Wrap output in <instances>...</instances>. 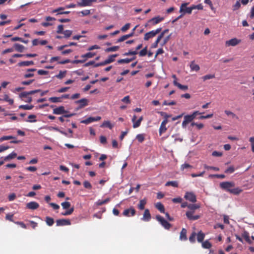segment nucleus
<instances>
[{"mask_svg": "<svg viewBox=\"0 0 254 254\" xmlns=\"http://www.w3.org/2000/svg\"><path fill=\"white\" fill-rule=\"evenodd\" d=\"M235 185V184L233 182H223L220 184V187L222 189L234 194H239L242 190L239 188L232 189Z\"/></svg>", "mask_w": 254, "mask_h": 254, "instance_id": "f257e3e1", "label": "nucleus"}, {"mask_svg": "<svg viewBox=\"0 0 254 254\" xmlns=\"http://www.w3.org/2000/svg\"><path fill=\"white\" fill-rule=\"evenodd\" d=\"M202 114V113H200L198 111H194L191 115H187L185 116L184 121L182 124V127L183 128H185L187 125L195 118L197 115H201Z\"/></svg>", "mask_w": 254, "mask_h": 254, "instance_id": "f03ea898", "label": "nucleus"}, {"mask_svg": "<svg viewBox=\"0 0 254 254\" xmlns=\"http://www.w3.org/2000/svg\"><path fill=\"white\" fill-rule=\"evenodd\" d=\"M189 4V2L182 3L180 7V12L183 13V14H185L186 13L191 14L193 9L191 6L188 7H187Z\"/></svg>", "mask_w": 254, "mask_h": 254, "instance_id": "7ed1b4c3", "label": "nucleus"}, {"mask_svg": "<svg viewBox=\"0 0 254 254\" xmlns=\"http://www.w3.org/2000/svg\"><path fill=\"white\" fill-rule=\"evenodd\" d=\"M161 28H158L155 30H152L150 32L145 33L144 37V40L145 41H147L149 39L155 37L157 34L161 32Z\"/></svg>", "mask_w": 254, "mask_h": 254, "instance_id": "20e7f679", "label": "nucleus"}, {"mask_svg": "<svg viewBox=\"0 0 254 254\" xmlns=\"http://www.w3.org/2000/svg\"><path fill=\"white\" fill-rule=\"evenodd\" d=\"M156 218L165 229L167 230L170 229L171 224L168 223L163 217L158 215L156 216Z\"/></svg>", "mask_w": 254, "mask_h": 254, "instance_id": "39448f33", "label": "nucleus"}, {"mask_svg": "<svg viewBox=\"0 0 254 254\" xmlns=\"http://www.w3.org/2000/svg\"><path fill=\"white\" fill-rule=\"evenodd\" d=\"M184 198L190 202H195L196 201V197L195 194L191 191H187L184 196Z\"/></svg>", "mask_w": 254, "mask_h": 254, "instance_id": "423d86ee", "label": "nucleus"}, {"mask_svg": "<svg viewBox=\"0 0 254 254\" xmlns=\"http://www.w3.org/2000/svg\"><path fill=\"white\" fill-rule=\"evenodd\" d=\"M194 211L189 210L186 212V215L187 217L191 221H194L200 218V215H194Z\"/></svg>", "mask_w": 254, "mask_h": 254, "instance_id": "0eeeda50", "label": "nucleus"}, {"mask_svg": "<svg viewBox=\"0 0 254 254\" xmlns=\"http://www.w3.org/2000/svg\"><path fill=\"white\" fill-rule=\"evenodd\" d=\"M71 225L70 221L69 219H61L56 220L57 226H65Z\"/></svg>", "mask_w": 254, "mask_h": 254, "instance_id": "6e6552de", "label": "nucleus"}, {"mask_svg": "<svg viewBox=\"0 0 254 254\" xmlns=\"http://www.w3.org/2000/svg\"><path fill=\"white\" fill-rule=\"evenodd\" d=\"M136 117L135 115H134L132 118V122L133 123V127L137 128L139 127L140 125L141 122L143 120V117H140L137 121H136Z\"/></svg>", "mask_w": 254, "mask_h": 254, "instance_id": "1a4fd4ad", "label": "nucleus"}, {"mask_svg": "<svg viewBox=\"0 0 254 254\" xmlns=\"http://www.w3.org/2000/svg\"><path fill=\"white\" fill-rule=\"evenodd\" d=\"M40 91V89H37L35 90H32L29 92H23L19 94V97L20 98H27L29 95L34 94Z\"/></svg>", "mask_w": 254, "mask_h": 254, "instance_id": "9d476101", "label": "nucleus"}, {"mask_svg": "<svg viewBox=\"0 0 254 254\" xmlns=\"http://www.w3.org/2000/svg\"><path fill=\"white\" fill-rule=\"evenodd\" d=\"M241 42V40L237 38H233L226 42L227 46H235Z\"/></svg>", "mask_w": 254, "mask_h": 254, "instance_id": "9b49d317", "label": "nucleus"}, {"mask_svg": "<svg viewBox=\"0 0 254 254\" xmlns=\"http://www.w3.org/2000/svg\"><path fill=\"white\" fill-rule=\"evenodd\" d=\"M67 111L65 110L64 106H60L58 108H55L53 110V113L56 115H61L67 113Z\"/></svg>", "mask_w": 254, "mask_h": 254, "instance_id": "f8f14e48", "label": "nucleus"}, {"mask_svg": "<svg viewBox=\"0 0 254 254\" xmlns=\"http://www.w3.org/2000/svg\"><path fill=\"white\" fill-rule=\"evenodd\" d=\"M39 207V204L35 201H31L26 204V208L31 210L37 209Z\"/></svg>", "mask_w": 254, "mask_h": 254, "instance_id": "ddd939ff", "label": "nucleus"}, {"mask_svg": "<svg viewBox=\"0 0 254 254\" xmlns=\"http://www.w3.org/2000/svg\"><path fill=\"white\" fill-rule=\"evenodd\" d=\"M135 210L133 207H130L124 210L123 215L125 216L129 217L130 216H133L135 215Z\"/></svg>", "mask_w": 254, "mask_h": 254, "instance_id": "4468645a", "label": "nucleus"}, {"mask_svg": "<svg viewBox=\"0 0 254 254\" xmlns=\"http://www.w3.org/2000/svg\"><path fill=\"white\" fill-rule=\"evenodd\" d=\"M164 20V18L160 16L153 17L150 19L148 21L149 23H151L153 25L157 24V23L161 22Z\"/></svg>", "mask_w": 254, "mask_h": 254, "instance_id": "2eb2a0df", "label": "nucleus"}, {"mask_svg": "<svg viewBox=\"0 0 254 254\" xmlns=\"http://www.w3.org/2000/svg\"><path fill=\"white\" fill-rule=\"evenodd\" d=\"M168 120H164L161 123V126L159 128V134L161 135L163 132H164L167 130V127H166V124L168 123Z\"/></svg>", "mask_w": 254, "mask_h": 254, "instance_id": "dca6fc26", "label": "nucleus"}, {"mask_svg": "<svg viewBox=\"0 0 254 254\" xmlns=\"http://www.w3.org/2000/svg\"><path fill=\"white\" fill-rule=\"evenodd\" d=\"M65 7H60L57 9H55L52 11V13H56L57 12V15L58 14H67L70 13V11H64V9Z\"/></svg>", "mask_w": 254, "mask_h": 254, "instance_id": "f3484780", "label": "nucleus"}, {"mask_svg": "<svg viewBox=\"0 0 254 254\" xmlns=\"http://www.w3.org/2000/svg\"><path fill=\"white\" fill-rule=\"evenodd\" d=\"M75 103L79 104V108H82L88 105V100L86 99H82L76 101Z\"/></svg>", "mask_w": 254, "mask_h": 254, "instance_id": "a211bd4d", "label": "nucleus"}, {"mask_svg": "<svg viewBox=\"0 0 254 254\" xmlns=\"http://www.w3.org/2000/svg\"><path fill=\"white\" fill-rule=\"evenodd\" d=\"M151 219V215L149 212V210L148 209L145 210L142 218H141L142 220L144 221L148 222Z\"/></svg>", "mask_w": 254, "mask_h": 254, "instance_id": "6ab92c4d", "label": "nucleus"}, {"mask_svg": "<svg viewBox=\"0 0 254 254\" xmlns=\"http://www.w3.org/2000/svg\"><path fill=\"white\" fill-rule=\"evenodd\" d=\"M34 63L33 61H22L18 63L17 65L19 67L21 66H28L29 65H33Z\"/></svg>", "mask_w": 254, "mask_h": 254, "instance_id": "aec40b11", "label": "nucleus"}, {"mask_svg": "<svg viewBox=\"0 0 254 254\" xmlns=\"http://www.w3.org/2000/svg\"><path fill=\"white\" fill-rule=\"evenodd\" d=\"M118 56L117 54H114L109 56L108 59H106L103 63L104 64L111 63L114 61L115 58Z\"/></svg>", "mask_w": 254, "mask_h": 254, "instance_id": "412c9836", "label": "nucleus"}, {"mask_svg": "<svg viewBox=\"0 0 254 254\" xmlns=\"http://www.w3.org/2000/svg\"><path fill=\"white\" fill-rule=\"evenodd\" d=\"M91 1L89 0H81L80 1L77 2V5L79 6H85L90 5Z\"/></svg>", "mask_w": 254, "mask_h": 254, "instance_id": "4be33fe9", "label": "nucleus"}, {"mask_svg": "<svg viewBox=\"0 0 254 254\" xmlns=\"http://www.w3.org/2000/svg\"><path fill=\"white\" fill-rule=\"evenodd\" d=\"M17 156V154L15 152H12L7 156H5L3 160L4 161H9L11 159H14Z\"/></svg>", "mask_w": 254, "mask_h": 254, "instance_id": "5701e85b", "label": "nucleus"}, {"mask_svg": "<svg viewBox=\"0 0 254 254\" xmlns=\"http://www.w3.org/2000/svg\"><path fill=\"white\" fill-rule=\"evenodd\" d=\"M190 68L191 70L197 71L199 70V66L194 63V61L191 62L190 64Z\"/></svg>", "mask_w": 254, "mask_h": 254, "instance_id": "b1692460", "label": "nucleus"}, {"mask_svg": "<svg viewBox=\"0 0 254 254\" xmlns=\"http://www.w3.org/2000/svg\"><path fill=\"white\" fill-rule=\"evenodd\" d=\"M0 99H1L0 100H2V101L8 102L9 105H12L14 103L13 100L12 99H10L8 95L7 94H4L3 98V99L0 98Z\"/></svg>", "mask_w": 254, "mask_h": 254, "instance_id": "393cba45", "label": "nucleus"}, {"mask_svg": "<svg viewBox=\"0 0 254 254\" xmlns=\"http://www.w3.org/2000/svg\"><path fill=\"white\" fill-rule=\"evenodd\" d=\"M14 47L15 50L19 52H22L25 49L24 47L22 45L18 43L14 44Z\"/></svg>", "mask_w": 254, "mask_h": 254, "instance_id": "a878e982", "label": "nucleus"}, {"mask_svg": "<svg viewBox=\"0 0 254 254\" xmlns=\"http://www.w3.org/2000/svg\"><path fill=\"white\" fill-rule=\"evenodd\" d=\"M180 239L181 240H186L187 239V230L185 228H183L180 236Z\"/></svg>", "mask_w": 254, "mask_h": 254, "instance_id": "bb28decb", "label": "nucleus"}, {"mask_svg": "<svg viewBox=\"0 0 254 254\" xmlns=\"http://www.w3.org/2000/svg\"><path fill=\"white\" fill-rule=\"evenodd\" d=\"M133 36V33H130V34L125 35L120 37L117 41L118 42H121L124 41L127 39L132 37Z\"/></svg>", "mask_w": 254, "mask_h": 254, "instance_id": "cd10ccee", "label": "nucleus"}, {"mask_svg": "<svg viewBox=\"0 0 254 254\" xmlns=\"http://www.w3.org/2000/svg\"><path fill=\"white\" fill-rule=\"evenodd\" d=\"M155 207L161 213H165L164 205L161 202H157L155 204Z\"/></svg>", "mask_w": 254, "mask_h": 254, "instance_id": "c85d7f7f", "label": "nucleus"}, {"mask_svg": "<svg viewBox=\"0 0 254 254\" xmlns=\"http://www.w3.org/2000/svg\"><path fill=\"white\" fill-rule=\"evenodd\" d=\"M146 204V199L145 198L141 199L139 201V203L138 204V208L140 210H143L144 209V206Z\"/></svg>", "mask_w": 254, "mask_h": 254, "instance_id": "c756f323", "label": "nucleus"}, {"mask_svg": "<svg viewBox=\"0 0 254 254\" xmlns=\"http://www.w3.org/2000/svg\"><path fill=\"white\" fill-rule=\"evenodd\" d=\"M205 237V235L201 231H199L197 235V240L199 243H202Z\"/></svg>", "mask_w": 254, "mask_h": 254, "instance_id": "7c9ffc66", "label": "nucleus"}, {"mask_svg": "<svg viewBox=\"0 0 254 254\" xmlns=\"http://www.w3.org/2000/svg\"><path fill=\"white\" fill-rule=\"evenodd\" d=\"M114 127V125L111 124L109 121H105L103 124L100 126L101 127H107L109 128L110 129H112Z\"/></svg>", "mask_w": 254, "mask_h": 254, "instance_id": "2f4dec72", "label": "nucleus"}, {"mask_svg": "<svg viewBox=\"0 0 254 254\" xmlns=\"http://www.w3.org/2000/svg\"><path fill=\"white\" fill-rule=\"evenodd\" d=\"M45 221L46 224L49 226H52L54 223V219L49 216H47L46 217Z\"/></svg>", "mask_w": 254, "mask_h": 254, "instance_id": "473e14b6", "label": "nucleus"}, {"mask_svg": "<svg viewBox=\"0 0 254 254\" xmlns=\"http://www.w3.org/2000/svg\"><path fill=\"white\" fill-rule=\"evenodd\" d=\"M188 207L190 210L194 211L195 209H198L200 207V205L197 204H190L188 205Z\"/></svg>", "mask_w": 254, "mask_h": 254, "instance_id": "72a5a7b5", "label": "nucleus"}, {"mask_svg": "<svg viewBox=\"0 0 254 254\" xmlns=\"http://www.w3.org/2000/svg\"><path fill=\"white\" fill-rule=\"evenodd\" d=\"M163 38V35L162 34H160L156 40L155 41V42L152 44V48H156L158 46V44L159 43V42H160V41L161 40V39Z\"/></svg>", "mask_w": 254, "mask_h": 254, "instance_id": "f704fd0d", "label": "nucleus"}, {"mask_svg": "<svg viewBox=\"0 0 254 254\" xmlns=\"http://www.w3.org/2000/svg\"><path fill=\"white\" fill-rule=\"evenodd\" d=\"M33 105H20L19 106V109H23L26 110H31L33 108Z\"/></svg>", "mask_w": 254, "mask_h": 254, "instance_id": "c9c22d12", "label": "nucleus"}, {"mask_svg": "<svg viewBox=\"0 0 254 254\" xmlns=\"http://www.w3.org/2000/svg\"><path fill=\"white\" fill-rule=\"evenodd\" d=\"M49 100L52 103H58L62 102L61 97H52L49 98Z\"/></svg>", "mask_w": 254, "mask_h": 254, "instance_id": "e433bc0d", "label": "nucleus"}, {"mask_svg": "<svg viewBox=\"0 0 254 254\" xmlns=\"http://www.w3.org/2000/svg\"><path fill=\"white\" fill-rule=\"evenodd\" d=\"M134 59H135L134 58H133L132 59L127 58V59H121V60H118V63L119 64H123V63L127 64V63H130L131 61L133 60Z\"/></svg>", "mask_w": 254, "mask_h": 254, "instance_id": "4c0bfd02", "label": "nucleus"}, {"mask_svg": "<svg viewBox=\"0 0 254 254\" xmlns=\"http://www.w3.org/2000/svg\"><path fill=\"white\" fill-rule=\"evenodd\" d=\"M211 246V243L208 240L202 242V247L204 249H209Z\"/></svg>", "mask_w": 254, "mask_h": 254, "instance_id": "58836bf2", "label": "nucleus"}, {"mask_svg": "<svg viewBox=\"0 0 254 254\" xmlns=\"http://www.w3.org/2000/svg\"><path fill=\"white\" fill-rule=\"evenodd\" d=\"M95 54L91 53V52H88L86 53V54L82 55L81 56V58L84 59H87L88 58H92L94 56Z\"/></svg>", "mask_w": 254, "mask_h": 254, "instance_id": "ea45409f", "label": "nucleus"}, {"mask_svg": "<svg viewBox=\"0 0 254 254\" xmlns=\"http://www.w3.org/2000/svg\"><path fill=\"white\" fill-rule=\"evenodd\" d=\"M225 113L227 116H231L232 118H235L236 119H238V117L235 114H234V113H233L232 112H231L230 111L225 110Z\"/></svg>", "mask_w": 254, "mask_h": 254, "instance_id": "a19ab883", "label": "nucleus"}, {"mask_svg": "<svg viewBox=\"0 0 254 254\" xmlns=\"http://www.w3.org/2000/svg\"><path fill=\"white\" fill-rule=\"evenodd\" d=\"M95 121V118L90 117V118H88L81 121V123L85 124H88L91 123Z\"/></svg>", "mask_w": 254, "mask_h": 254, "instance_id": "79ce46f5", "label": "nucleus"}, {"mask_svg": "<svg viewBox=\"0 0 254 254\" xmlns=\"http://www.w3.org/2000/svg\"><path fill=\"white\" fill-rule=\"evenodd\" d=\"M109 201H110L109 198H107L105 199L104 200L99 199L96 202V205H101L104 203H106L109 202Z\"/></svg>", "mask_w": 254, "mask_h": 254, "instance_id": "37998d69", "label": "nucleus"}, {"mask_svg": "<svg viewBox=\"0 0 254 254\" xmlns=\"http://www.w3.org/2000/svg\"><path fill=\"white\" fill-rule=\"evenodd\" d=\"M166 186H172L174 187H177L178 186V184L177 182L176 181H170L166 183Z\"/></svg>", "mask_w": 254, "mask_h": 254, "instance_id": "c03bdc74", "label": "nucleus"}, {"mask_svg": "<svg viewBox=\"0 0 254 254\" xmlns=\"http://www.w3.org/2000/svg\"><path fill=\"white\" fill-rule=\"evenodd\" d=\"M139 55L140 57L145 56L147 54V48L145 47L139 52Z\"/></svg>", "mask_w": 254, "mask_h": 254, "instance_id": "a18cd8bd", "label": "nucleus"}, {"mask_svg": "<svg viewBox=\"0 0 254 254\" xmlns=\"http://www.w3.org/2000/svg\"><path fill=\"white\" fill-rule=\"evenodd\" d=\"M63 209H66L70 207L71 204L68 201H65L63 202L61 204Z\"/></svg>", "mask_w": 254, "mask_h": 254, "instance_id": "49530a36", "label": "nucleus"}, {"mask_svg": "<svg viewBox=\"0 0 254 254\" xmlns=\"http://www.w3.org/2000/svg\"><path fill=\"white\" fill-rule=\"evenodd\" d=\"M36 118V116L35 115H30L28 117V118L29 120H27L26 122H30V123L36 122V120H35Z\"/></svg>", "mask_w": 254, "mask_h": 254, "instance_id": "de8ad7c7", "label": "nucleus"}, {"mask_svg": "<svg viewBox=\"0 0 254 254\" xmlns=\"http://www.w3.org/2000/svg\"><path fill=\"white\" fill-rule=\"evenodd\" d=\"M73 211H74V208L72 207V208H70L69 210H66L64 212L62 213V215H64V216L69 215L72 213Z\"/></svg>", "mask_w": 254, "mask_h": 254, "instance_id": "09e8293b", "label": "nucleus"}, {"mask_svg": "<svg viewBox=\"0 0 254 254\" xmlns=\"http://www.w3.org/2000/svg\"><path fill=\"white\" fill-rule=\"evenodd\" d=\"M196 236V234L195 232H193L191 233V235L189 237V240L191 243H193L195 242V238Z\"/></svg>", "mask_w": 254, "mask_h": 254, "instance_id": "8fccbe9b", "label": "nucleus"}, {"mask_svg": "<svg viewBox=\"0 0 254 254\" xmlns=\"http://www.w3.org/2000/svg\"><path fill=\"white\" fill-rule=\"evenodd\" d=\"M215 77L214 74H207L206 75L203 76L202 78L203 80V81H205L208 79H210L212 78H213Z\"/></svg>", "mask_w": 254, "mask_h": 254, "instance_id": "3c124183", "label": "nucleus"}, {"mask_svg": "<svg viewBox=\"0 0 254 254\" xmlns=\"http://www.w3.org/2000/svg\"><path fill=\"white\" fill-rule=\"evenodd\" d=\"M15 138V137L11 136V135L3 136L2 137L0 138V141L1 142L4 140H9V139H13V138Z\"/></svg>", "mask_w": 254, "mask_h": 254, "instance_id": "603ef678", "label": "nucleus"}, {"mask_svg": "<svg viewBox=\"0 0 254 254\" xmlns=\"http://www.w3.org/2000/svg\"><path fill=\"white\" fill-rule=\"evenodd\" d=\"M66 72V71H60L58 75H57L56 76L59 79H62L63 78H64L65 76Z\"/></svg>", "mask_w": 254, "mask_h": 254, "instance_id": "864d4df0", "label": "nucleus"}, {"mask_svg": "<svg viewBox=\"0 0 254 254\" xmlns=\"http://www.w3.org/2000/svg\"><path fill=\"white\" fill-rule=\"evenodd\" d=\"M136 138L139 142H142L144 140V136L143 134H138L136 135Z\"/></svg>", "mask_w": 254, "mask_h": 254, "instance_id": "5fc2aeb1", "label": "nucleus"}, {"mask_svg": "<svg viewBox=\"0 0 254 254\" xmlns=\"http://www.w3.org/2000/svg\"><path fill=\"white\" fill-rule=\"evenodd\" d=\"M64 34V37L65 38L69 37L72 34V31L66 30L63 33Z\"/></svg>", "mask_w": 254, "mask_h": 254, "instance_id": "6e6d98bb", "label": "nucleus"}, {"mask_svg": "<svg viewBox=\"0 0 254 254\" xmlns=\"http://www.w3.org/2000/svg\"><path fill=\"white\" fill-rule=\"evenodd\" d=\"M234 171V167L233 166H230L225 171V173L227 174H231L233 173Z\"/></svg>", "mask_w": 254, "mask_h": 254, "instance_id": "4d7b16f0", "label": "nucleus"}, {"mask_svg": "<svg viewBox=\"0 0 254 254\" xmlns=\"http://www.w3.org/2000/svg\"><path fill=\"white\" fill-rule=\"evenodd\" d=\"M192 9H199L202 10L203 8V5L201 4H199L197 5H191Z\"/></svg>", "mask_w": 254, "mask_h": 254, "instance_id": "13d9d810", "label": "nucleus"}, {"mask_svg": "<svg viewBox=\"0 0 254 254\" xmlns=\"http://www.w3.org/2000/svg\"><path fill=\"white\" fill-rule=\"evenodd\" d=\"M204 167L205 169H207V170L212 169V170H215V171H216L219 170V169L218 167H213V166H207L206 164H205L204 165Z\"/></svg>", "mask_w": 254, "mask_h": 254, "instance_id": "bf43d9fd", "label": "nucleus"}, {"mask_svg": "<svg viewBox=\"0 0 254 254\" xmlns=\"http://www.w3.org/2000/svg\"><path fill=\"white\" fill-rule=\"evenodd\" d=\"M249 141L251 143L252 151L254 153V137H251L249 138Z\"/></svg>", "mask_w": 254, "mask_h": 254, "instance_id": "052dcab7", "label": "nucleus"}, {"mask_svg": "<svg viewBox=\"0 0 254 254\" xmlns=\"http://www.w3.org/2000/svg\"><path fill=\"white\" fill-rule=\"evenodd\" d=\"M119 47L118 46H113L107 48L106 51L107 52H114L117 51L119 49Z\"/></svg>", "mask_w": 254, "mask_h": 254, "instance_id": "680f3d73", "label": "nucleus"}, {"mask_svg": "<svg viewBox=\"0 0 254 254\" xmlns=\"http://www.w3.org/2000/svg\"><path fill=\"white\" fill-rule=\"evenodd\" d=\"M34 79H31L28 81H22L21 84L23 85H28L33 83L34 81Z\"/></svg>", "mask_w": 254, "mask_h": 254, "instance_id": "e2e57ef3", "label": "nucleus"}, {"mask_svg": "<svg viewBox=\"0 0 254 254\" xmlns=\"http://www.w3.org/2000/svg\"><path fill=\"white\" fill-rule=\"evenodd\" d=\"M192 167L188 163H185L181 166V169L184 170L185 169L192 168Z\"/></svg>", "mask_w": 254, "mask_h": 254, "instance_id": "0e129e2a", "label": "nucleus"}, {"mask_svg": "<svg viewBox=\"0 0 254 254\" xmlns=\"http://www.w3.org/2000/svg\"><path fill=\"white\" fill-rule=\"evenodd\" d=\"M137 53L136 51H129L128 52L125 53L124 55L125 56L135 55Z\"/></svg>", "mask_w": 254, "mask_h": 254, "instance_id": "69168bd1", "label": "nucleus"}, {"mask_svg": "<svg viewBox=\"0 0 254 254\" xmlns=\"http://www.w3.org/2000/svg\"><path fill=\"white\" fill-rule=\"evenodd\" d=\"M13 214H7L6 215L5 219L6 220H8L11 222L14 223L15 221H14V220H13Z\"/></svg>", "mask_w": 254, "mask_h": 254, "instance_id": "338daca9", "label": "nucleus"}, {"mask_svg": "<svg viewBox=\"0 0 254 254\" xmlns=\"http://www.w3.org/2000/svg\"><path fill=\"white\" fill-rule=\"evenodd\" d=\"M83 185L84 187L86 189H90L92 188L91 184L88 181H84V182L83 183Z\"/></svg>", "mask_w": 254, "mask_h": 254, "instance_id": "774afa93", "label": "nucleus"}]
</instances>
